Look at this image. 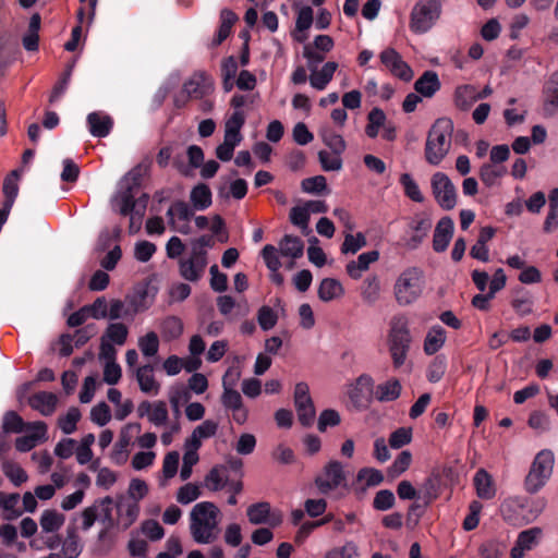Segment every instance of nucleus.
<instances>
[{
  "instance_id": "obj_3",
  "label": "nucleus",
  "mask_w": 558,
  "mask_h": 558,
  "mask_svg": "<svg viewBox=\"0 0 558 558\" xmlns=\"http://www.w3.org/2000/svg\"><path fill=\"white\" fill-rule=\"evenodd\" d=\"M554 464L555 456L551 450L543 449L537 452L524 477V490L530 495H534L543 489L553 475Z\"/></svg>"
},
{
  "instance_id": "obj_52",
  "label": "nucleus",
  "mask_w": 558,
  "mask_h": 558,
  "mask_svg": "<svg viewBox=\"0 0 558 558\" xmlns=\"http://www.w3.org/2000/svg\"><path fill=\"white\" fill-rule=\"evenodd\" d=\"M412 454L409 450L401 451L388 468L387 474L391 478H396L404 473L411 465Z\"/></svg>"
},
{
  "instance_id": "obj_47",
  "label": "nucleus",
  "mask_w": 558,
  "mask_h": 558,
  "mask_svg": "<svg viewBox=\"0 0 558 558\" xmlns=\"http://www.w3.org/2000/svg\"><path fill=\"white\" fill-rule=\"evenodd\" d=\"M361 295L367 304H375L380 296V282L376 276L367 277L362 286Z\"/></svg>"
},
{
  "instance_id": "obj_4",
  "label": "nucleus",
  "mask_w": 558,
  "mask_h": 558,
  "mask_svg": "<svg viewBox=\"0 0 558 558\" xmlns=\"http://www.w3.org/2000/svg\"><path fill=\"white\" fill-rule=\"evenodd\" d=\"M388 341L393 366L398 368L404 364L411 343L405 315H396L391 318Z\"/></svg>"
},
{
  "instance_id": "obj_46",
  "label": "nucleus",
  "mask_w": 558,
  "mask_h": 558,
  "mask_svg": "<svg viewBox=\"0 0 558 558\" xmlns=\"http://www.w3.org/2000/svg\"><path fill=\"white\" fill-rule=\"evenodd\" d=\"M1 428V433L4 435L10 433L19 434L27 428V423L15 411H8L3 415Z\"/></svg>"
},
{
  "instance_id": "obj_9",
  "label": "nucleus",
  "mask_w": 558,
  "mask_h": 558,
  "mask_svg": "<svg viewBox=\"0 0 558 558\" xmlns=\"http://www.w3.org/2000/svg\"><path fill=\"white\" fill-rule=\"evenodd\" d=\"M294 405L301 425L308 427L315 420V407L306 383L300 381L294 388Z\"/></svg>"
},
{
  "instance_id": "obj_21",
  "label": "nucleus",
  "mask_w": 558,
  "mask_h": 558,
  "mask_svg": "<svg viewBox=\"0 0 558 558\" xmlns=\"http://www.w3.org/2000/svg\"><path fill=\"white\" fill-rule=\"evenodd\" d=\"M86 121L89 133L94 137L102 138L108 136L113 126V120L111 117L104 112H90L88 113Z\"/></svg>"
},
{
  "instance_id": "obj_8",
  "label": "nucleus",
  "mask_w": 558,
  "mask_h": 558,
  "mask_svg": "<svg viewBox=\"0 0 558 558\" xmlns=\"http://www.w3.org/2000/svg\"><path fill=\"white\" fill-rule=\"evenodd\" d=\"M430 185L434 197L442 209L450 210L454 208L457 205V189L446 173H434Z\"/></svg>"
},
{
  "instance_id": "obj_16",
  "label": "nucleus",
  "mask_w": 558,
  "mask_h": 558,
  "mask_svg": "<svg viewBox=\"0 0 558 558\" xmlns=\"http://www.w3.org/2000/svg\"><path fill=\"white\" fill-rule=\"evenodd\" d=\"M26 429L32 430V434L15 440V448L20 452H28L36 447L39 440L47 439V424L43 421L27 423Z\"/></svg>"
},
{
  "instance_id": "obj_37",
  "label": "nucleus",
  "mask_w": 558,
  "mask_h": 558,
  "mask_svg": "<svg viewBox=\"0 0 558 558\" xmlns=\"http://www.w3.org/2000/svg\"><path fill=\"white\" fill-rule=\"evenodd\" d=\"M40 15L38 13H35L32 15L28 24V31L23 36L22 43L23 47L27 51H37L38 50V41H39V28H40Z\"/></svg>"
},
{
  "instance_id": "obj_14",
  "label": "nucleus",
  "mask_w": 558,
  "mask_h": 558,
  "mask_svg": "<svg viewBox=\"0 0 558 558\" xmlns=\"http://www.w3.org/2000/svg\"><path fill=\"white\" fill-rule=\"evenodd\" d=\"M433 226L429 215L426 213L416 214L409 222L411 235L405 241V245L411 248H417L427 236Z\"/></svg>"
},
{
  "instance_id": "obj_60",
  "label": "nucleus",
  "mask_w": 558,
  "mask_h": 558,
  "mask_svg": "<svg viewBox=\"0 0 558 558\" xmlns=\"http://www.w3.org/2000/svg\"><path fill=\"white\" fill-rule=\"evenodd\" d=\"M4 475L15 485L19 486L27 481L26 472L15 462L4 461L2 464Z\"/></svg>"
},
{
  "instance_id": "obj_34",
  "label": "nucleus",
  "mask_w": 558,
  "mask_h": 558,
  "mask_svg": "<svg viewBox=\"0 0 558 558\" xmlns=\"http://www.w3.org/2000/svg\"><path fill=\"white\" fill-rule=\"evenodd\" d=\"M238 16L229 9H223L220 12V26L217 31L216 36L214 37L213 44L215 46H219L225 41L232 29L233 24L236 22Z\"/></svg>"
},
{
  "instance_id": "obj_22",
  "label": "nucleus",
  "mask_w": 558,
  "mask_h": 558,
  "mask_svg": "<svg viewBox=\"0 0 558 558\" xmlns=\"http://www.w3.org/2000/svg\"><path fill=\"white\" fill-rule=\"evenodd\" d=\"M542 534L539 527H532L519 533L514 546L511 548V558H522L526 550L533 548L537 543V538Z\"/></svg>"
},
{
  "instance_id": "obj_59",
  "label": "nucleus",
  "mask_w": 558,
  "mask_h": 558,
  "mask_svg": "<svg viewBox=\"0 0 558 558\" xmlns=\"http://www.w3.org/2000/svg\"><path fill=\"white\" fill-rule=\"evenodd\" d=\"M95 504L98 506L100 522L106 527H112L114 525V519L112 515V504L113 499L110 496L97 499Z\"/></svg>"
},
{
  "instance_id": "obj_18",
  "label": "nucleus",
  "mask_w": 558,
  "mask_h": 558,
  "mask_svg": "<svg viewBox=\"0 0 558 558\" xmlns=\"http://www.w3.org/2000/svg\"><path fill=\"white\" fill-rule=\"evenodd\" d=\"M454 231L453 220L446 216L442 217L436 225L433 235V250L437 253H442L447 250Z\"/></svg>"
},
{
  "instance_id": "obj_1",
  "label": "nucleus",
  "mask_w": 558,
  "mask_h": 558,
  "mask_svg": "<svg viewBox=\"0 0 558 558\" xmlns=\"http://www.w3.org/2000/svg\"><path fill=\"white\" fill-rule=\"evenodd\" d=\"M218 507L210 501L196 504L190 513V530L193 539L198 544H210L218 537Z\"/></svg>"
},
{
  "instance_id": "obj_42",
  "label": "nucleus",
  "mask_w": 558,
  "mask_h": 558,
  "mask_svg": "<svg viewBox=\"0 0 558 558\" xmlns=\"http://www.w3.org/2000/svg\"><path fill=\"white\" fill-rule=\"evenodd\" d=\"M194 208H191L184 201L174 202L167 210L168 222L170 226H174L175 218L179 221L190 222L194 213Z\"/></svg>"
},
{
  "instance_id": "obj_6",
  "label": "nucleus",
  "mask_w": 558,
  "mask_h": 558,
  "mask_svg": "<svg viewBox=\"0 0 558 558\" xmlns=\"http://www.w3.org/2000/svg\"><path fill=\"white\" fill-rule=\"evenodd\" d=\"M441 14L439 0H420L411 12L410 28L415 34L428 32Z\"/></svg>"
},
{
  "instance_id": "obj_62",
  "label": "nucleus",
  "mask_w": 558,
  "mask_h": 558,
  "mask_svg": "<svg viewBox=\"0 0 558 558\" xmlns=\"http://www.w3.org/2000/svg\"><path fill=\"white\" fill-rule=\"evenodd\" d=\"M412 440V428L411 427H399L392 432L389 436V446L392 449H400L409 445Z\"/></svg>"
},
{
  "instance_id": "obj_20",
  "label": "nucleus",
  "mask_w": 558,
  "mask_h": 558,
  "mask_svg": "<svg viewBox=\"0 0 558 558\" xmlns=\"http://www.w3.org/2000/svg\"><path fill=\"white\" fill-rule=\"evenodd\" d=\"M246 515L250 523L254 525L270 524L275 526L280 522V518H275V515H272L270 504L266 501L248 506L246 509Z\"/></svg>"
},
{
  "instance_id": "obj_27",
  "label": "nucleus",
  "mask_w": 558,
  "mask_h": 558,
  "mask_svg": "<svg viewBox=\"0 0 558 558\" xmlns=\"http://www.w3.org/2000/svg\"><path fill=\"white\" fill-rule=\"evenodd\" d=\"M337 68L338 63L329 61L326 62L319 71L315 69L310 75L311 86L317 90H324L332 80Z\"/></svg>"
},
{
  "instance_id": "obj_29",
  "label": "nucleus",
  "mask_w": 558,
  "mask_h": 558,
  "mask_svg": "<svg viewBox=\"0 0 558 558\" xmlns=\"http://www.w3.org/2000/svg\"><path fill=\"white\" fill-rule=\"evenodd\" d=\"M558 109V71L554 72L544 87V110L553 114Z\"/></svg>"
},
{
  "instance_id": "obj_15",
  "label": "nucleus",
  "mask_w": 558,
  "mask_h": 558,
  "mask_svg": "<svg viewBox=\"0 0 558 558\" xmlns=\"http://www.w3.org/2000/svg\"><path fill=\"white\" fill-rule=\"evenodd\" d=\"M136 411L140 417L147 416L149 423L155 426L165 425L169 417L167 404L161 400L155 402L142 401Z\"/></svg>"
},
{
  "instance_id": "obj_38",
  "label": "nucleus",
  "mask_w": 558,
  "mask_h": 558,
  "mask_svg": "<svg viewBox=\"0 0 558 558\" xmlns=\"http://www.w3.org/2000/svg\"><path fill=\"white\" fill-rule=\"evenodd\" d=\"M506 173L504 166L486 162L480 169V179L487 187H492L497 185Z\"/></svg>"
},
{
  "instance_id": "obj_57",
  "label": "nucleus",
  "mask_w": 558,
  "mask_h": 558,
  "mask_svg": "<svg viewBox=\"0 0 558 558\" xmlns=\"http://www.w3.org/2000/svg\"><path fill=\"white\" fill-rule=\"evenodd\" d=\"M257 323L264 331H268L277 325L278 314L272 307L263 305L257 311Z\"/></svg>"
},
{
  "instance_id": "obj_48",
  "label": "nucleus",
  "mask_w": 558,
  "mask_h": 558,
  "mask_svg": "<svg viewBox=\"0 0 558 558\" xmlns=\"http://www.w3.org/2000/svg\"><path fill=\"white\" fill-rule=\"evenodd\" d=\"M129 329L122 323H111L108 325L105 335L101 338H105L110 343L117 345H123L128 339Z\"/></svg>"
},
{
  "instance_id": "obj_17",
  "label": "nucleus",
  "mask_w": 558,
  "mask_h": 558,
  "mask_svg": "<svg viewBox=\"0 0 558 558\" xmlns=\"http://www.w3.org/2000/svg\"><path fill=\"white\" fill-rule=\"evenodd\" d=\"M116 508L118 524L123 529H129L138 518L140 505L137 501L128 499L124 495L117 496Z\"/></svg>"
},
{
  "instance_id": "obj_45",
  "label": "nucleus",
  "mask_w": 558,
  "mask_h": 558,
  "mask_svg": "<svg viewBox=\"0 0 558 558\" xmlns=\"http://www.w3.org/2000/svg\"><path fill=\"white\" fill-rule=\"evenodd\" d=\"M160 330L165 340L178 339L183 332V322L178 316H168L161 322Z\"/></svg>"
},
{
  "instance_id": "obj_54",
  "label": "nucleus",
  "mask_w": 558,
  "mask_h": 558,
  "mask_svg": "<svg viewBox=\"0 0 558 558\" xmlns=\"http://www.w3.org/2000/svg\"><path fill=\"white\" fill-rule=\"evenodd\" d=\"M366 238L362 232H357L356 234L347 233L344 235V241L341 245L342 254H355L361 248L366 246Z\"/></svg>"
},
{
  "instance_id": "obj_35",
  "label": "nucleus",
  "mask_w": 558,
  "mask_h": 558,
  "mask_svg": "<svg viewBox=\"0 0 558 558\" xmlns=\"http://www.w3.org/2000/svg\"><path fill=\"white\" fill-rule=\"evenodd\" d=\"M132 429H134L135 432L140 433L141 432V425L137 424V423L128 424L121 430L119 440L114 445V450H113V454H112V458H113V460L117 463H121L125 459L124 454L126 453L128 447H129L130 441H131V437L129 435V430H132Z\"/></svg>"
},
{
  "instance_id": "obj_10",
  "label": "nucleus",
  "mask_w": 558,
  "mask_h": 558,
  "mask_svg": "<svg viewBox=\"0 0 558 558\" xmlns=\"http://www.w3.org/2000/svg\"><path fill=\"white\" fill-rule=\"evenodd\" d=\"M379 58L381 63L393 76L404 82H410L413 78L412 69L393 48L383 50Z\"/></svg>"
},
{
  "instance_id": "obj_7",
  "label": "nucleus",
  "mask_w": 558,
  "mask_h": 558,
  "mask_svg": "<svg viewBox=\"0 0 558 558\" xmlns=\"http://www.w3.org/2000/svg\"><path fill=\"white\" fill-rule=\"evenodd\" d=\"M314 482L319 493L324 495L339 487H347V476L342 463L337 460L329 461Z\"/></svg>"
},
{
  "instance_id": "obj_55",
  "label": "nucleus",
  "mask_w": 558,
  "mask_h": 558,
  "mask_svg": "<svg viewBox=\"0 0 558 558\" xmlns=\"http://www.w3.org/2000/svg\"><path fill=\"white\" fill-rule=\"evenodd\" d=\"M138 348L144 356L151 357L158 353L159 339L155 331H149L138 339Z\"/></svg>"
},
{
  "instance_id": "obj_2",
  "label": "nucleus",
  "mask_w": 558,
  "mask_h": 558,
  "mask_svg": "<svg viewBox=\"0 0 558 558\" xmlns=\"http://www.w3.org/2000/svg\"><path fill=\"white\" fill-rule=\"evenodd\" d=\"M453 122L449 118H439L430 126L425 143V160L438 166L446 158L452 145Z\"/></svg>"
},
{
  "instance_id": "obj_51",
  "label": "nucleus",
  "mask_w": 558,
  "mask_h": 558,
  "mask_svg": "<svg viewBox=\"0 0 558 558\" xmlns=\"http://www.w3.org/2000/svg\"><path fill=\"white\" fill-rule=\"evenodd\" d=\"M82 553L80 537L75 530H68L66 537L62 544V554L64 558H77Z\"/></svg>"
},
{
  "instance_id": "obj_58",
  "label": "nucleus",
  "mask_w": 558,
  "mask_h": 558,
  "mask_svg": "<svg viewBox=\"0 0 558 558\" xmlns=\"http://www.w3.org/2000/svg\"><path fill=\"white\" fill-rule=\"evenodd\" d=\"M400 184L403 186L404 194L416 203H422L424 196L410 173H402L400 177Z\"/></svg>"
},
{
  "instance_id": "obj_50",
  "label": "nucleus",
  "mask_w": 558,
  "mask_h": 558,
  "mask_svg": "<svg viewBox=\"0 0 558 558\" xmlns=\"http://www.w3.org/2000/svg\"><path fill=\"white\" fill-rule=\"evenodd\" d=\"M424 505L418 502H413L408 510L407 522L409 525L415 526L418 522V519L424 514L425 508L437 498L436 494H432L429 490L426 492Z\"/></svg>"
},
{
  "instance_id": "obj_24",
  "label": "nucleus",
  "mask_w": 558,
  "mask_h": 558,
  "mask_svg": "<svg viewBox=\"0 0 558 558\" xmlns=\"http://www.w3.org/2000/svg\"><path fill=\"white\" fill-rule=\"evenodd\" d=\"M414 89L423 97H433L440 89V81L437 73L425 71L414 83Z\"/></svg>"
},
{
  "instance_id": "obj_5",
  "label": "nucleus",
  "mask_w": 558,
  "mask_h": 558,
  "mask_svg": "<svg viewBox=\"0 0 558 558\" xmlns=\"http://www.w3.org/2000/svg\"><path fill=\"white\" fill-rule=\"evenodd\" d=\"M423 291V272L417 267L404 269L396 280L393 293L401 306L414 303Z\"/></svg>"
},
{
  "instance_id": "obj_53",
  "label": "nucleus",
  "mask_w": 558,
  "mask_h": 558,
  "mask_svg": "<svg viewBox=\"0 0 558 558\" xmlns=\"http://www.w3.org/2000/svg\"><path fill=\"white\" fill-rule=\"evenodd\" d=\"M225 466L216 465L206 475L205 484L210 490L217 492L225 487L227 484V475L225 474Z\"/></svg>"
},
{
  "instance_id": "obj_64",
  "label": "nucleus",
  "mask_w": 558,
  "mask_h": 558,
  "mask_svg": "<svg viewBox=\"0 0 558 558\" xmlns=\"http://www.w3.org/2000/svg\"><path fill=\"white\" fill-rule=\"evenodd\" d=\"M359 551L354 543L348 542L341 547L333 548L326 554L325 558H357Z\"/></svg>"
},
{
  "instance_id": "obj_40",
  "label": "nucleus",
  "mask_w": 558,
  "mask_h": 558,
  "mask_svg": "<svg viewBox=\"0 0 558 558\" xmlns=\"http://www.w3.org/2000/svg\"><path fill=\"white\" fill-rule=\"evenodd\" d=\"M114 205L118 207V211L122 216H128L132 210L135 209V191L131 187H122L113 198Z\"/></svg>"
},
{
  "instance_id": "obj_31",
  "label": "nucleus",
  "mask_w": 558,
  "mask_h": 558,
  "mask_svg": "<svg viewBox=\"0 0 558 558\" xmlns=\"http://www.w3.org/2000/svg\"><path fill=\"white\" fill-rule=\"evenodd\" d=\"M190 201L195 210H205L213 203V194L209 186L205 183H198L190 193Z\"/></svg>"
},
{
  "instance_id": "obj_32",
  "label": "nucleus",
  "mask_w": 558,
  "mask_h": 558,
  "mask_svg": "<svg viewBox=\"0 0 558 558\" xmlns=\"http://www.w3.org/2000/svg\"><path fill=\"white\" fill-rule=\"evenodd\" d=\"M318 298L323 302H330L343 295L344 290L341 282L333 278H325L318 287Z\"/></svg>"
},
{
  "instance_id": "obj_13",
  "label": "nucleus",
  "mask_w": 558,
  "mask_h": 558,
  "mask_svg": "<svg viewBox=\"0 0 558 558\" xmlns=\"http://www.w3.org/2000/svg\"><path fill=\"white\" fill-rule=\"evenodd\" d=\"M207 264L206 256L190 252L187 257L179 262L180 276L187 281L196 282L204 276Z\"/></svg>"
},
{
  "instance_id": "obj_44",
  "label": "nucleus",
  "mask_w": 558,
  "mask_h": 558,
  "mask_svg": "<svg viewBox=\"0 0 558 558\" xmlns=\"http://www.w3.org/2000/svg\"><path fill=\"white\" fill-rule=\"evenodd\" d=\"M19 180H20V170H12L3 180V195L4 202L8 204V207H13V204L19 194Z\"/></svg>"
},
{
  "instance_id": "obj_30",
  "label": "nucleus",
  "mask_w": 558,
  "mask_h": 558,
  "mask_svg": "<svg viewBox=\"0 0 558 558\" xmlns=\"http://www.w3.org/2000/svg\"><path fill=\"white\" fill-rule=\"evenodd\" d=\"M401 391V383L396 378H391L376 386L375 398L379 402H391L400 397Z\"/></svg>"
},
{
  "instance_id": "obj_25",
  "label": "nucleus",
  "mask_w": 558,
  "mask_h": 558,
  "mask_svg": "<svg viewBox=\"0 0 558 558\" xmlns=\"http://www.w3.org/2000/svg\"><path fill=\"white\" fill-rule=\"evenodd\" d=\"M379 258L378 251H368L359 255L356 260H351L347 265V272L353 279H359L362 272L367 270L372 263Z\"/></svg>"
},
{
  "instance_id": "obj_61",
  "label": "nucleus",
  "mask_w": 558,
  "mask_h": 558,
  "mask_svg": "<svg viewBox=\"0 0 558 558\" xmlns=\"http://www.w3.org/2000/svg\"><path fill=\"white\" fill-rule=\"evenodd\" d=\"M322 140L336 155H341L345 150L343 137L331 130H324L322 132Z\"/></svg>"
},
{
  "instance_id": "obj_11",
  "label": "nucleus",
  "mask_w": 558,
  "mask_h": 558,
  "mask_svg": "<svg viewBox=\"0 0 558 558\" xmlns=\"http://www.w3.org/2000/svg\"><path fill=\"white\" fill-rule=\"evenodd\" d=\"M374 380L369 375L357 377L355 384L349 390V398L357 410H366L373 398Z\"/></svg>"
},
{
  "instance_id": "obj_56",
  "label": "nucleus",
  "mask_w": 558,
  "mask_h": 558,
  "mask_svg": "<svg viewBox=\"0 0 558 558\" xmlns=\"http://www.w3.org/2000/svg\"><path fill=\"white\" fill-rule=\"evenodd\" d=\"M20 501V495L16 493L13 494H4L0 492V508L4 511L10 512L5 519L13 520L22 514L21 510L16 509V506Z\"/></svg>"
},
{
  "instance_id": "obj_41",
  "label": "nucleus",
  "mask_w": 558,
  "mask_h": 558,
  "mask_svg": "<svg viewBox=\"0 0 558 558\" xmlns=\"http://www.w3.org/2000/svg\"><path fill=\"white\" fill-rule=\"evenodd\" d=\"M65 517L57 510L47 509L43 511L39 519L40 527L45 533H54L64 524Z\"/></svg>"
},
{
  "instance_id": "obj_12",
  "label": "nucleus",
  "mask_w": 558,
  "mask_h": 558,
  "mask_svg": "<svg viewBox=\"0 0 558 558\" xmlns=\"http://www.w3.org/2000/svg\"><path fill=\"white\" fill-rule=\"evenodd\" d=\"M213 90V78L204 71L194 72L182 87V92L193 99H203Z\"/></svg>"
},
{
  "instance_id": "obj_39",
  "label": "nucleus",
  "mask_w": 558,
  "mask_h": 558,
  "mask_svg": "<svg viewBox=\"0 0 558 558\" xmlns=\"http://www.w3.org/2000/svg\"><path fill=\"white\" fill-rule=\"evenodd\" d=\"M245 123V114L241 110H234L225 124V137L242 141L241 129Z\"/></svg>"
},
{
  "instance_id": "obj_23",
  "label": "nucleus",
  "mask_w": 558,
  "mask_h": 558,
  "mask_svg": "<svg viewBox=\"0 0 558 558\" xmlns=\"http://www.w3.org/2000/svg\"><path fill=\"white\" fill-rule=\"evenodd\" d=\"M154 367L150 364L143 365L136 369V379L142 392L157 396L160 390V384L153 374Z\"/></svg>"
},
{
  "instance_id": "obj_36",
  "label": "nucleus",
  "mask_w": 558,
  "mask_h": 558,
  "mask_svg": "<svg viewBox=\"0 0 558 558\" xmlns=\"http://www.w3.org/2000/svg\"><path fill=\"white\" fill-rule=\"evenodd\" d=\"M304 243L299 236L287 234L279 242V252L282 256L293 259L303 255Z\"/></svg>"
},
{
  "instance_id": "obj_28",
  "label": "nucleus",
  "mask_w": 558,
  "mask_h": 558,
  "mask_svg": "<svg viewBox=\"0 0 558 558\" xmlns=\"http://www.w3.org/2000/svg\"><path fill=\"white\" fill-rule=\"evenodd\" d=\"M454 105L460 110H468L478 100L477 88L471 84L460 85L453 95Z\"/></svg>"
},
{
  "instance_id": "obj_19",
  "label": "nucleus",
  "mask_w": 558,
  "mask_h": 558,
  "mask_svg": "<svg viewBox=\"0 0 558 558\" xmlns=\"http://www.w3.org/2000/svg\"><path fill=\"white\" fill-rule=\"evenodd\" d=\"M58 397L53 392L38 391L28 397V405L44 416H50L56 412Z\"/></svg>"
},
{
  "instance_id": "obj_49",
  "label": "nucleus",
  "mask_w": 558,
  "mask_h": 558,
  "mask_svg": "<svg viewBox=\"0 0 558 558\" xmlns=\"http://www.w3.org/2000/svg\"><path fill=\"white\" fill-rule=\"evenodd\" d=\"M81 416L80 409L77 407H71L65 415L59 416L58 426L65 435L73 434L76 430V425Z\"/></svg>"
},
{
  "instance_id": "obj_33",
  "label": "nucleus",
  "mask_w": 558,
  "mask_h": 558,
  "mask_svg": "<svg viewBox=\"0 0 558 558\" xmlns=\"http://www.w3.org/2000/svg\"><path fill=\"white\" fill-rule=\"evenodd\" d=\"M446 341V331L445 329L437 325L433 326L424 340V352L427 355H433L438 352L445 344Z\"/></svg>"
},
{
  "instance_id": "obj_63",
  "label": "nucleus",
  "mask_w": 558,
  "mask_h": 558,
  "mask_svg": "<svg viewBox=\"0 0 558 558\" xmlns=\"http://www.w3.org/2000/svg\"><path fill=\"white\" fill-rule=\"evenodd\" d=\"M505 550V545L496 539H489L480 547L481 558H499Z\"/></svg>"
},
{
  "instance_id": "obj_26",
  "label": "nucleus",
  "mask_w": 558,
  "mask_h": 558,
  "mask_svg": "<svg viewBox=\"0 0 558 558\" xmlns=\"http://www.w3.org/2000/svg\"><path fill=\"white\" fill-rule=\"evenodd\" d=\"M474 486L476 495L481 499H493L496 496V487L489 473L480 469L474 475Z\"/></svg>"
},
{
  "instance_id": "obj_43",
  "label": "nucleus",
  "mask_w": 558,
  "mask_h": 558,
  "mask_svg": "<svg viewBox=\"0 0 558 558\" xmlns=\"http://www.w3.org/2000/svg\"><path fill=\"white\" fill-rule=\"evenodd\" d=\"M149 167V162H141L132 168L121 180L120 184L122 187L129 186L133 191L137 190L141 186L144 175L147 174Z\"/></svg>"
}]
</instances>
